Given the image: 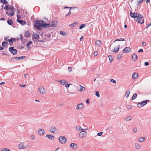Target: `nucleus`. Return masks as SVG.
<instances>
[{"mask_svg": "<svg viewBox=\"0 0 151 151\" xmlns=\"http://www.w3.org/2000/svg\"><path fill=\"white\" fill-rule=\"evenodd\" d=\"M33 37L35 39H38L39 37V35L37 34H34Z\"/></svg>", "mask_w": 151, "mask_h": 151, "instance_id": "c756f323", "label": "nucleus"}, {"mask_svg": "<svg viewBox=\"0 0 151 151\" xmlns=\"http://www.w3.org/2000/svg\"><path fill=\"white\" fill-rule=\"evenodd\" d=\"M95 44L97 46L99 47L101 45V40H99L96 41Z\"/></svg>", "mask_w": 151, "mask_h": 151, "instance_id": "412c9836", "label": "nucleus"}, {"mask_svg": "<svg viewBox=\"0 0 151 151\" xmlns=\"http://www.w3.org/2000/svg\"><path fill=\"white\" fill-rule=\"evenodd\" d=\"M149 65V63L148 62H145V66H147Z\"/></svg>", "mask_w": 151, "mask_h": 151, "instance_id": "bf43d9fd", "label": "nucleus"}, {"mask_svg": "<svg viewBox=\"0 0 151 151\" xmlns=\"http://www.w3.org/2000/svg\"><path fill=\"white\" fill-rule=\"evenodd\" d=\"M38 91L41 94L44 95L45 93V91L44 88L43 87H40L39 88Z\"/></svg>", "mask_w": 151, "mask_h": 151, "instance_id": "0eeeda50", "label": "nucleus"}, {"mask_svg": "<svg viewBox=\"0 0 151 151\" xmlns=\"http://www.w3.org/2000/svg\"><path fill=\"white\" fill-rule=\"evenodd\" d=\"M68 70H69L68 71L69 72H71L72 71L71 67H68Z\"/></svg>", "mask_w": 151, "mask_h": 151, "instance_id": "5fc2aeb1", "label": "nucleus"}, {"mask_svg": "<svg viewBox=\"0 0 151 151\" xmlns=\"http://www.w3.org/2000/svg\"><path fill=\"white\" fill-rule=\"evenodd\" d=\"M47 24L46 22L43 20L39 21L36 20L35 21V24L34 26L38 29H41L42 27L46 28L47 27Z\"/></svg>", "mask_w": 151, "mask_h": 151, "instance_id": "f257e3e1", "label": "nucleus"}, {"mask_svg": "<svg viewBox=\"0 0 151 151\" xmlns=\"http://www.w3.org/2000/svg\"><path fill=\"white\" fill-rule=\"evenodd\" d=\"M151 25V23H149V24H148L147 25V27H148L149 26H150Z\"/></svg>", "mask_w": 151, "mask_h": 151, "instance_id": "338daca9", "label": "nucleus"}, {"mask_svg": "<svg viewBox=\"0 0 151 151\" xmlns=\"http://www.w3.org/2000/svg\"><path fill=\"white\" fill-rule=\"evenodd\" d=\"M125 40L124 39L120 38V39L115 40L114 42H115V41H124Z\"/></svg>", "mask_w": 151, "mask_h": 151, "instance_id": "79ce46f5", "label": "nucleus"}, {"mask_svg": "<svg viewBox=\"0 0 151 151\" xmlns=\"http://www.w3.org/2000/svg\"><path fill=\"white\" fill-rule=\"evenodd\" d=\"M98 55V52L97 51H95L93 53V55L94 56H96Z\"/></svg>", "mask_w": 151, "mask_h": 151, "instance_id": "8fccbe9b", "label": "nucleus"}, {"mask_svg": "<svg viewBox=\"0 0 151 151\" xmlns=\"http://www.w3.org/2000/svg\"><path fill=\"white\" fill-rule=\"evenodd\" d=\"M96 95L98 97H99L100 96L99 93L97 91L96 92Z\"/></svg>", "mask_w": 151, "mask_h": 151, "instance_id": "09e8293b", "label": "nucleus"}, {"mask_svg": "<svg viewBox=\"0 0 151 151\" xmlns=\"http://www.w3.org/2000/svg\"><path fill=\"white\" fill-rule=\"evenodd\" d=\"M103 132H100V133H98V134H97V135L98 136H101L102 134H103Z\"/></svg>", "mask_w": 151, "mask_h": 151, "instance_id": "6e6d98bb", "label": "nucleus"}, {"mask_svg": "<svg viewBox=\"0 0 151 151\" xmlns=\"http://www.w3.org/2000/svg\"><path fill=\"white\" fill-rule=\"evenodd\" d=\"M70 8V9L69 10V11L68 12L65 16V17H67L68 16L70 15V14H71V12L70 11V10H71V7H68L66 6V7H64V8Z\"/></svg>", "mask_w": 151, "mask_h": 151, "instance_id": "b1692460", "label": "nucleus"}, {"mask_svg": "<svg viewBox=\"0 0 151 151\" xmlns=\"http://www.w3.org/2000/svg\"><path fill=\"white\" fill-rule=\"evenodd\" d=\"M38 133L39 135H42L44 134L45 131L43 129H40L38 131Z\"/></svg>", "mask_w": 151, "mask_h": 151, "instance_id": "a211bd4d", "label": "nucleus"}, {"mask_svg": "<svg viewBox=\"0 0 151 151\" xmlns=\"http://www.w3.org/2000/svg\"><path fill=\"white\" fill-rule=\"evenodd\" d=\"M58 24L56 20H53L50 22L49 24H47L46 25L47 27H56Z\"/></svg>", "mask_w": 151, "mask_h": 151, "instance_id": "7ed1b4c3", "label": "nucleus"}, {"mask_svg": "<svg viewBox=\"0 0 151 151\" xmlns=\"http://www.w3.org/2000/svg\"><path fill=\"white\" fill-rule=\"evenodd\" d=\"M133 131L134 132H136L137 131V129L136 128H134L133 129Z\"/></svg>", "mask_w": 151, "mask_h": 151, "instance_id": "680f3d73", "label": "nucleus"}, {"mask_svg": "<svg viewBox=\"0 0 151 151\" xmlns=\"http://www.w3.org/2000/svg\"><path fill=\"white\" fill-rule=\"evenodd\" d=\"M60 33L61 35H66V34L64 32L60 31Z\"/></svg>", "mask_w": 151, "mask_h": 151, "instance_id": "a18cd8bd", "label": "nucleus"}, {"mask_svg": "<svg viewBox=\"0 0 151 151\" xmlns=\"http://www.w3.org/2000/svg\"><path fill=\"white\" fill-rule=\"evenodd\" d=\"M7 22L8 24L10 25H12L13 24V22L12 20L9 19L7 21Z\"/></svg>", "mask_w": 151, "mask_h": 151, "instance_id": "473e14b6", "label": "nucleus"}, {"mask_svg": "<svg viewBox=\"0 0 151 151\" xmlns=\"http://www.w3.org/2000/svg\"><path fill=\"white\" fill-rule=\"evenodd\" d=\"M76 129L79 131H84V130L82 129L81 127L80 126H77L76 127Z\"/></svg>", "mask_w": 151, "mask_h": 151, "instance_id": "a878e982", "label": "nucleus"}, {"mask_svg": "<svg viewBox=\"0 0 151 151\" xmlns=\"http://www.w3.org/2000/svg\"><path fill=\"white\" fill-rule=\"evenodd\" d=\"M146 139L145 137H141L138 139V142H142L145 141Z\"/></svg>", "mask_w": 151, "mask_h": 151, "instance_id": "2eb2a0df", "label": "nucleus"}, {"mask_svg": "<svg viewBox=\"0 0 151 151\" xmlns=\"http://www.w3.org/2000/svg\"><path fill=\"white\" fill-rule=\"evenodd\" d=\"M110 81L111 82H113L114 83H116V81L113 79H111L110 80Z\"/></svg>", "mask_w": 151, "mask_h": 151, "instance_id": "3c124183", "label": "nucleus"}, {"mask_svg": "<svg viewBox=\"0 0 151 151\" xmlns=\"http://www.w3.org/2000/svg\"><path fill=\"white\" fill-rule=\"evenodd\" d=\"M5 83V82H3L1 83H0V85H2L3 84H4Z\"/></svg>", "mask_w": 151, "mask_h": 151, "instance_id": "774afa93", "label": "nucleus"}, {"mask_svg": "<svg viewBox=\"0 0 151 151\" xmlns=\"http://www.w3.org/2000/svg\"><path fill=\"white\" fill-rule=\"evenodd\" d=\"M6 40L8 41L10 45L12 44L13 42L15 41V39L13 38H11L10 39H9V37H6L5 39Z\"/></svg>", "mask_w": 151, "mask_h": 151, "instance_id": "1a4fd4ad", "label": "nucleus"}, {"mask_svg": "<svg viewBox=\"0 0 151 151\" xmlns=\"http://www.w3.org/2000/svg\"><path fill=\"white\" fill-rule=\"evenodd\" d=\"M30 35L29 32H26L25 33L24 36L25 37H28Z\"/></svg>", "mask_w": 151, "mask_h": 151, "instance_id": "7c9ffc66", "label": "nucleus"}, {"mask_svg": "<svg viewBox=\"0 0 151 151\" xmlns=\"http://www.w3.org/2000/svg\"><path fill=\"white\" fill-rule=\"evenodd\" d=\"M1 1L4 4H8V2L6 0H1Z\"/></svg>", "mask_w": 151, "mask_h": 151, "instance_id": "c9c22d12", "label": "nucleus"}, {"mask_svg": "<svg viewBox=\"0 0 151 151\" xmlns=\"http://www.w3.org/2000/svg\"><path fill=\"white\" fill-rule=\"evenodd\" d=\"M72 85L71 84H68L66 83L65 84V86L67 88H69L70 85Z\"/></svg>", "mask_w": 151, "mask_h": 151, "instance_id": "de8ad7c7", "label": "nucleus"}, {"mask_svg": "<svg viewBox=\"0 0 151 151\" xmlns=\"http://www.w3.org/2000/svg\"><path fill=\"white\" fill-rule=\"evenodd\" d=\"M87 135V132L86 131H83L79 133V137L80 138H83L86 137Z\"/></svg>", "mask_w": 151, "mask_h": 151, "instance_id": "20e7f679", "label": "nucleus"}, {"mask_svg": "<svg viewBox=\"0 0 151 151\" xmlns=\"http://www.w3.org/2000/svg\"><path fill=\"white\" fill-rule=\"evenodd\" d=\"M130 16L134 18H137L138 19H142L143 17V16L142 15H139L137 13H130Z\"/></svg>", "mask_w": 151, "mask_h": 151, "instance_id": "f03ea898", "label": "nucleus"}, {"mask_svg": "<svg viewBox=\"0 0 151 151\" xmlns=\"http://www.w3.org/2000/svg\"><path fill=\"white\" fill-rule=\"evenodd\" d=\"M6 14L9 15L13 16L14 15V13L13 11L12 10L10 12V13H9L8 12H6Z\"/></svg>", "mask_w": 151, "mask_h": 151, "instance_id": "5701e85b", "label": "nucleus"}, {"mask_svg": "<svg viewBox=\"0 0 151 151\" xmlns=\"http://www.w3.org/2000/svg\"><path fill=\"white\" fill-rule=\"evenodd\" d=\"M2 151H9L10 150L7 148H4L1 149Z\"/></svg>", "mask_w": 151, "mask_h": 151, "instance_id": "a19ab883", "label": "nucleus"}, {"mask_svg": "<svg viewBox=\"0 0 151 151\" xmlns=\"http://www.w3.org/2000/svg\"><path fill=\"white\" fill-rule=\"evenodd\" d=\"M137 55L135 54H134L132 55V60L133 61H136L137 59Z\"/></svg>", "mask_w": 151, "mask_h": 151, "instance_id": "6ab92c4d", "label": "nucleus"}, {"mask_svg": "<svg viewBox=\"0 0 151 151\" xmlns=\"http://www.w3.org/2000/svg\"><path fill=\"white\" fill-rule=\"evenodd\" d=\"M59 140L61 144H64L66 141V138L65 137L60 136L59 138Z\"/></svg>", "mask_w": 151, "mask_h": 151, "instance_id": "39448f33", "label": "nucleus"}, {"mask_svg": "<svg viewBox=\"0 0 151 151\" xmlns=\"http://www.w3.org/2000/svg\"><path fill=\"white\" fill-rule=\"evenodd\" d=\"M9 50L14 55L16 54L17 53V50L14 49V47H12L9 48Z\"/></svg>", "mask_w": 151, "mask_h": 151, "instance_id": "9d476101", "label": "nucleus"}, {"mask_svg": "<svg viewBox=\"0 0 151 151\" xmlns=\"http://www.w3.org/2000/svg\"><path fill=\"white\" fill-rule=\"evenodd\" d=\"M23 38V36L22 35H19V39H20L21 40H22Z\"/></svg>", "mask_w": 151, "mask_h": 151, "instance_id": "13d9d810", "label": "nucleus"}, {"mask_svg": "<svg viewBox=\"0 0 151 151\" xmlns=\"http://www.w3.org/2000/svg\"><path fill=\"white\" fill-rule=\"evenodd\" d=\"M144 0H139V1H137V5H139L141 3H142Z\"/></svg>", "mask_w": 151, "mask_h": 151, "instance_id": "4c0bfd02", "label": "nucleus"}, {"mask_svg": "<svg viewBox=\"0 0 151 151\" xmlns=\"http://www.w3.org/2000/svg\"><path fill=\"white\" fill-rule=\"evenodd\" d=\"M46 137L51 140H52L54 139V137L50 135H47Z\"/></svg>", "mask_w": 151, "mask_h": 151, "instance_id": "cd10ccee", "label": "nucleus"}, {"mask_svg": "<svg viewBox=\"0 0 151 151\" xmlns=\"http://www.w3.org/2000/svg\"><path fill=\"white\" fill-rule=\"evenodd\" d=\"M130 92L129 91H127L126 92L125 95V97L126 98H127L129 96L130 94Z\"/></svg>", "mask_w": 151, "mask_h": 151, "instance_id": "f704fd0d", "label": "nucleus"}, {"mask_svg": "<svg viewBox=\"0 0 151 151\" xmlns=\"http://www.w3.org/2000/svg\"><path fill=\"white\" fill-rule=\"evenodd\" d=\"M18 147L20 149H24L26 147L25 145H24L23 143H21L19 144L18 145Z\"/></svg>", "mask_w": 151, "mask_h": 151, "instance_id": "4468645a", "label": "nucleus"}, {"mask_svg": "<svg viewBox=\"0 0 151 151\" xmlns=\"http://www.w3.org/2000/svg\"><path fill=\"white\" fill-rule=\"evenodd\" d=\"M144 20L143 19H141L138 21L139 23L142 24L144 23Z\"/></svg>", "mask_w": 151, "mask_h": 151, "instance_id": "c03bdc74", "label": "nucleus"}, {"mask_svg": "<svg viewBox=\"0 0 151 151\" xmlns=\"http://www.w3.org/2000/svg\"><path fill=\"white\" fill-rule=\"evenodd\" d=\"M8 45V43L6 42H3L2 43V46L5 47H6Z\"/></svg>", "mask_w": 151, "mask_h": 151, "instance_id": "bb28decb", "label": "nucleus"}, {"mask_svg": "<svg viewBox=\"0 0 151 151\" xmlns=\"http://www.w3.org/2000/svg\"><path fill=\"white\" fill-rule=\"evenodd\" d=\"M122 57V55H119L117 56V58L118 59H120Z\"/></svg>", "mask_w": 151, "mask_h": 151, "instance_id": "37998d69", "label": "nucleus"}, {"mask_svg": "<svg viewBox=\"0 0 151 151\" xmlns=\"http://www.w3.org/2000/svg\"><path fill=\"white\" fill-rule=\"evenodd\" d=\"M147 101H149L148 100L147 101H142L141 102L137 104V106L139 107H141L145 105L147 103Z\"/></svg>", "mask_w": 151, "mask_h": 151, "instance_id": "6e6552de", "label": "nucleus"}, {"mask_svg": "<svg viewBox=\"0 0 151 151\" xmlns=\"http://www.w3.org/2000/svg\"><path fill=\"white\" fill-rule=\"evenodd\" d=\"M70 147L72 149H76L77 148V145L74 143H72L70 145Z\"/></svg>", "mask_w": 151, "mask_h": 151, "instance_id": "ddd939ff", "label": "nucleus"}, {"mask_svg": "<svg viewBox=\"0 0 151 151\" xmlns=\"http://www.w3.org/2000/svg\"><path fill=\"white\" fill-rule=\"evenodd\" d=\"M17 21L22 25H24L26 24V22L25 21L21 19H18L17 20Z\"/></svg>", "mask_w": 151, "mask_h": 151, "instance_id": "f3484780", "label": "nucleus"}, {"mask_svg": "<svg viewBox=\"0 0 151 151\" xmlns=\"http://www.w3.org/2000/svg\"><path fill=\"white\" fill-rule=\"evenodd\" d=\"M85 26V24H82L79 27L80 29H81L82 28H83Z\"/></svg>", "mask_w": 151, "mask_h": 151, "instance_id": "603ef678", "label": "nucleus"}, {"mask_svg": "<svg viewBox=\"0 0 151 151\" xmlns=\"http://www.w3.org/2000/svg\"><path fill=\"white\" fill-rule=\"evenodd\" d=\"M86 102L87 104H89V101L88 99L86 100Z\"/></svg>", "mask_w": 151, "mask_h": 151, "instance_id": "0e129e2a", "label": "nucleus"}, {"mask_svg": "<svg viewBox=\"0 0 151 151\" xmlns=\"http://www.w3.org/2000/svg\"><path fill=\"white\" fill-rule=\"evenodd\" d=\"M58 82H60L61 84L63 85H64L67 82V81L65 80H61L58 81Z\"/></svg>", "mask_w": 151, "mask_h": 151, "instance_id": "393cba45", "label": "nucleus"}, {"mask_svg": "<svg viewBox=\"0 0 151 151\" xmlns=\"http://www.w3.org/2000/svg\"><path fill=\"white\" fill-rule=\"evenodd\" d=\"M50 131L53 133L56 134L58 133V131L55 127H53L50 128Z\"/></svg>", "mask_w": 151, "mask_h": 151, "instance_id": "9b49d317", "label": "nucleus"}, {"mask_svg": "<svg viewBox=\"0 0 151 151\" xmlns=\"http://www.w3.org/2000/svg\"><path fill=\"white\" fill-rule=\"evenodd\" d=\"M119 47L120 45H118L117 47L114 48V50H113L112 52L115 53L117 52L119 50Z\"/></svg>", "mask_w": 151, "mask_h": 151, "instance_id": "dca6fc26", "label": "nucleus"}, {"mask_svg": "<svg viewBox=\"0 0 151 151\" xmlns=\"http://www.w3.org/2000/svg\"><path fill=\"white\" fill-rule=\"evenodd\" d=\"M132 119V117L131 116H128L126 117L125 120L127 121L130 120Z\"/></svg>", "mask_w": 151, "mask_h": 151, "instance_id": "2f4dec72", "label": "nucleus"}, {"mask_svg": "<svg viewBox=\"0 0 151 151\" xmlns=\"http://www.w3.org/2000/svg\"><path fill=\"white\" fill-rule=\"evenodd\" d=\"M80 87H81L80 89L79 90V91L80 92H82L83 91H84L85 90V88L83 86H82L81 85L80 86Z\"/></svg>", "mask_w": 151, "mask_h": 151, "instance_id": "72a5a7b5", "label": "nucleus"}, {"mask_svg": "<svg viewBox=\"0 0 151 151\" xmlns=\"http://www.w3.org/2000/svg\"><path fill=\"white\" fill-rule=\"evenodd\" d=\"M77 24V23L76 22H74L73 23L69 25V27H75Z\"/></svg>", "mask_w": 151, "mask_h": 151, "instance_id": "c85d7f7f", "label": "nucleus"}, {"mask_svg": "<svg viewBox=\"0 0 151 151\" xmlns=\"http://www.w3.org/2000/svg\"><path fill=\"white\" fill-rule=\"evenodd\" d=\"M84 106L83 103H81L77 105L76 107V109L78 110H81L83 109Z\"/></svg>", "mask_w": 151, "mask_h": 151, "instance_id": "423d86ee", "label": "nucleus"}, {"mask_svg": "<svg viewBox=\"0 0 151 151\" xmlns=\"http://www.w3.org/2000/svg\"><path fill=\"white\" fill-rule=\"evenodd\" d=\"M123 52L124 53L129 52L131 51V49L129 47H126L123 50Z\"/></svg>", "mask_w": 151, "mask_h": 151, "instance_id": "f8f14e48", "label": "nucleus"}, {"mask_svg": "<svg viewBox=\"0 0 151 151\" xmlns=\"http://www.w3.org/2000/svg\"><path fill=\"white\" fill-rule=\"evenodd\" d=\"M137 97V94L136 93H134L133 95L132 99V100L134 99Z\"/></svg>", "mask_w": 151, "mask_h": 151, "instance_id": "58836bf2", "label": "nucleus"}, {"mask_svg": "<svg viewBox=\"0 0 151 151\" xmlns=\"http://www.w3.org/2000/svg\"><path fill=\"white\" fill-rule=\"evenodd\" d=\"M142 45L145 46L146 45V44L145 42H143L142 43Z\"/></svg>", "mask_w": 151, "mask_h": 151, "instance_id": "e2e57ef3", "label": "nucleus"}, {"mask_svg": "<svg viewBox=\"0 0 151 151\" xmlns=\"http://www.w3.org/2000/svg\"><path fill=\"white\" fill-rule=\"evenodd\" d=\"M9 6L8 5H6L4 8V9H6L7 10H9Z\"/></svg>", "mask_w": 151, "mask_h": 151, "instance_id": "864d4df0", "label": "nucleus"}, {"mask_svg": "<svg viewBox=\"0 0 151 151\" xmlns=\"http://www.w3.org/2000/svg\"><path fill=\"white\" fill-rule=\"evenodd\" d=\"M30 138L31 140H33L35 139V137L34 135H32L30 136Z\"/></svg>", "mask_w": 151, "mask_h": 151, "instance_id": "49530a36", "label": "nucleus"}, {"mask_svg": "<svg viewBox=\"0 0 151 151\" xmlns=\"http://www.w3.org/2000/svg\"><path fill=\"white\" fill-rule=\"evenodd\" d=\"M32 42L31 41H29L27 44L26 45L27 47L28 48H29V46L30 45L32 44Z\"/></svg>", "mask_w": 151, "mask_h": 151, "instance_id": "e433bc0d", "label": "nucleus"}, {"mask_svg": "<svg viewBox=\"0 0 151 151\" xmlns=\"http://www.w3.org/2000/svg\"><path fill=\"white\" fill-rule=\"evenodd\" d=\"M108 58L110 63H111L113 61V58L112 57L111 55H109L108 56Z\"/></svg>", "mask_w": 151, "mask_h": 151, "instance_id": "ea45409f", "label": "nucleus"}, {"mask_svg": "<svg viewBox=\"0 0 151 151\" xmlns=\"http://www.w3.org/2000/svg\"><path fill=\"white\" fill-rule=\"evenodd\" d=\"M25 57L24 56H21V57H19L18 58L19 59H22L23 58H24V57Z\"/></svg>", "mask_w": 151, "mask_h": 151, "instance_id": "69168bd1", "label": "nucleus"}, {"mask_svg": "<svg viewBox=\"0 0 151 151\" xmlns=\"http://www.w3.org/2000/svg\"><path fill=\"white\" fill-rule=\"evenodd\" d=\"M143 51V50L142 49H140L138 51V52H142Z\"/></svg>", "mask_w": 151, "mask_h": 151, "instance_id": "052dcab7", "label": "nucleus"}, {"mask_svg": "<svg viewBox=\"0 0 151 151\" xmlns=\"http://www.w3.org/2000/svg\"><path fill=\"white\" fill-rule=\"evenodd\" d=\"M134 147L137 149H140L141 147L140 145L138 143H135L134 144Z\"/></svg>", "mask_w": 151, "mask_h": 151, "instance_id": "4be33fe9", "label": "nucleus"}, {"mask_svg": "<svg viewBox=\"0 0 151 151\" xmlns=\"http://www.w3.org/2000/svg\"><path fill=\"white\" fill-rule=\"evenodd\" d=\"M138 76V74L137 73H134L132 75V78L135 79H137Z\"/></svg>", "mask_w": 151, "mask_h": 151, "instance_id": "aec40b11", "label": "nucleus"}, {"mask_svg": "<svg viewBox=\"0 0 151 151\" xmlns=\"http://www.w3.org/2000/svg\"><path fill=\"white\" fill-rule=\"evenodd\" d=\"M19 86H21V87H24L26 86V85L25 84H23L22 85L20 84L19 85Z\"/></svg>", "mask_w": 151, "mask_h": 151, "instance_id": "4d7b16f0", "label": "nucleus"}]
</instances>
